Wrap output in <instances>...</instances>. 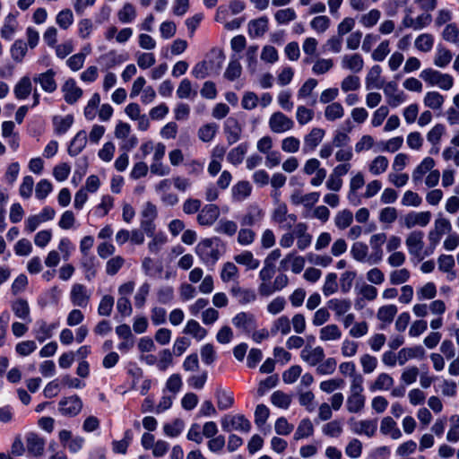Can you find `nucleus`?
<instances>
[{
	"mask_svg": "<svg viewBox=\"0 0 459 459\" xmlns=\"http://www.w3.org/2000/svg\"><path fill=\"white\" fill-rule=\"evenodd\" d=\"M314 427L310 420L304 419L300 421L294 434L295 439L299 440L301 438L307 437L313 434Z\"/></svg>",
	"mask_w": 459,
	"mask_h": 459,
	"instance_id": "nucleus-51",
	"label": "nucleus"
},
{
	"mask_svg": "<svg viewBox=\"0 0 459 459\" xmlns=\"http://www.w3.org/2000/svg\"><path fill=\"white\" fill-rule=\"evenodd\" d=\"M126 59V55L117 54L114 50L109 51L108 53L100 56V60L105 62V65L108 68L114 67L115 65L123 63Z\"/></svg>",
	"mask_w": 459,
	"mask_h": 459,
	"instance_id": "nucleus-47",
	"label": "nucleus"
},
{
	"mask_svg": "<svg viewBox=\"0 0 459 459\" xmlns=\"http://www.w3.org/2000/svg\"><path fill=\"white\" fill-rule=\"evenodd\" d=\"M353 221V214L350 210L344 209L337 212L334 218L335 226L340 230H344L351 226Z\"/></svg>",
	"mask_w": 459,
	"mask_h": 459,
	"instance_id": "nucleus-41",
	"label": "nucleus"
},
{
	"mask_svg": "<svg viewBox=\"0 0 459 459\" xmlns=\"http://www.w3.org/2000/svg\"><path fill=\"white\" fill-rule=\"evenodd\" d=\"M351 430L357 435H365L368 437L375 436L377 429V420H355L353 418L349 420Z\"/></svg>",
	"mask_w": 459,
	"mask_h": 459,
	"instance_id": "nucleus-6",
	"label": "nucleus"
},
{
	"mask_svg": "<svg viewBox=\"0 0 459 459\" xmlns=\"http://www.w3.org/2000/svg\"><path fill=\"white\" fill-rule=\"evenodd\" d=\"M396 313L397 307L395 305H386L379 307L377 317L385 324H390L393 322Z\"/></svg>",
	"mask_w": 459,
	"mask_h": 459,
	"instance_id": "nucleus-39",
	"label": "nucleus"
},
{
	"mask_svg": "<svg viewBox=\"0 0 459 459\" xmlns=\"http://www.w3.org/2000/svg\"><path fill=\"white\" fill-rule=\"evenodd\" d=\"M368 247L363 242H355L351 249V255L358 262L368 261Z\"/></svg>",
	"mask_w": 459,
	"mask_h": 459,
	"instance_id": "nucleus-43",
	"label": "nucleus"
},
{
	"mask_svg": "<svg viewBox=\"0 0 459 459\" xmlns=\"http://www.w3.org/2000/svg\"><path fill=\"white\" fill-rule=\"evenodd\" d=\"M444 103V97L437 91H429L424 97V104L432 109H439Z\"/></svg>",
	"mask_w": 459,
	"mask_h": 459,
	"instance_id": "nucleus-46",
	"label": "nucleus"
},
{
	"mask_svg": "<svg viewBox=\"0 0 459 459\" xmlns=\"http://www.w3.org/2000/svg\"><path fill=\"white\" fill-rule=\"evenodd\" d=\"M435 166V160L430 158H425L419 166L412 172V180L415 184L421 181L423 176L428 172L431 171Z\"/></svg>",
	"mask_w": 459,
	"mask_h": 459,
	"instance_id": "nucleus-26",
	"label": "nucleus"
},
{
	"mask_svg": "<svg viewBox=\"0 0 459 459\" xmlns=\"http://www.w3.org/2000/svg\"><path fill=\"white\" fill-rule=\"evenodd\" d=\"M233 325L246 333L256 328L255 317L251 313L240 312L232 318Z\"/></svg>",
	"mask_w": 459,
	"mask_h": 459,
	"instance_id": "nucleus-15",
	"label": "nucleus"
},
{
	"mask_svg": "<svg viewBox=\"0 0 459 459\" xmlns=\"http://www.w3.org/2000/svg\"><path fill=\"white\" fill-rule=\"evenodd\" d=\"M91 294L86 287L81 283H75L72 286L70 299L74 306L86 307L89 304Z\"/></svg>",
	"mask_w": 459,
	"mask_h": 459,
	"instance_id": "nucleus-8",
	"label": "nucleus"
},
{
	"mask_svg": "<svg viewBox=\"0 0 459 459\" xmlns=\"http://www.w3.org/2000/svg\"><path fill=\"white\" fill-rule=\"evenodd\" d=\"M33 334L36 340L39 342H44L46 340L52 337L48 324L42 319L36 322V326L33 329Z\"/></svg>",
	"mask_w": 459,
	"mask_h": 459,
	"instance_id": "nucleus-36",
	"label": "nucleus"
},
{
	"mask_svg": "<svg viewBox=\"0 0 459 459\" xmlns=\"http://www.w3.org/2000/svg\"><path fill=\"white\" fill-rule=\"evenodd\" d=\"M393 385L394 378L386 373H381L371 385L370 390H388L393 386Z\"/></svg>",
	"mask_w": 459,
	"mask_h": 459,
	"instance_id": "nucleus-40",
	"label": "nucleus"
},
{
	"mask_svg": "<svg viewBox=\"0 0 459 459\" xmlns=\"http://www.w3.org/2000/svg\"><path fill=\"white\" fill-rule=\"evenodd\" d=\"M271 402L279 408L287 409L290 404L291 398L281 391H275L271 395Z\"/></svg>",
	"mask_w": 459,
	"mask_h": 459,
	"instance_id": "nucleus-60",
	"label": "nucleus"
},
{
	"mask_svg": "<svg viewBox=\"0 0 459 459\" xmlns=\"http://www.w3.org/2000/svg\"><path fill=\"white\" fill-rule=\"evenodd\" d=\"M87 143V134L84 130L79 131L68 146V153L71 156L78 155Z\"/></svg>",
	"mask_w": 459,
	"mask_h": 459,
	"instance_id": "nucleus-23",
	"label": "nucleus"
},
{
	"mask_svg": "<svg viewBox=\"0 0 459 459\" xmlns=\"http://www.w3.org/2000/svg\"><path fill=\"white\" fill-rule=\"evenodd\" d=\"M238 277V269L234 263L227 262L223 264L221 272V279L224 282L237 280Z\"/></svg>",
	"mask_w": 459,
	"mask_h": 459,
	"instance_id": "nucleus-44",
	"label": "nucleus"
},
{
	"mask_svg": "<svg viewBox=\"0 0 459 459\" xmlns=\"http://www.w3.org/2000/svg\"><path fill=\"white\" fill-rule=\"evenodd\" d=\"M183 333L185 334L192 335L197 341L203 340L207 335L206 329L202 327L200 324L194 319H191L186 323Z\"/></svg>",
	"mask_w": 459,
	"mask_h": 459,
	"instance_id": "nucleus-28",
	"label": "nucleus"
},
{
	"mask_svg": "<svg viewBox=\"0 0 459 459\" xmlns=\"http://www.w3.org/2000/svg\"><path fill=\"white\" fill-rule=\"evenodd\" d=\"M55 75L56 72L52 69H48L45 73L36 74L33 77V82L39 83L43 91L51 93L54 92L57 88Z\"/></svg>",
	"mask_w": 459,
	"mask_h": 459,
	"instance_id": "nucleus-12",
	"label": "nucleus"
},
{
	"mask_svg": "<svg viewBox=\"0 0 459 459\" xmlns=\"http://www.w3.org/2000/svg\"><path fill=\"white\" fill-rule=\"evenodd\" d=\"M12 309L18 318L22 320H28L29 322L30 321V307L25 299H20L15 300L12 304Z\"/></svg>",
	"mask_w": 459,
	"mask_h": 459,
	"instance_id": "nucleus-34",
	"label": "nucleus"
},
{
	"mask_svg": "<svg viewBox=\"0 0 459 459\" xmlns=\"http://www.w3.org/2000/svg\"><path fill=\"white\" fill-rule=\"evenodd\" d=\"M430 218V212H411L404 216L403 224L407 229H411L417 225L425 227L429 223Z\"/></svg>",
	"mask_w": 459,
	"mask_h": 459,
	"instance_id": "nucleus-13",
	"label": "nucleus"
},
{
	"mask_svg": "<svg viewBox=\"0 0 459 459\" xmlns=\"http://www.w3.org/2000/svg\"><path fill=\"white\" fill-rule=\"evenodd\" d=\"M453 55L450 50L446 48H437L434 59V64L438 67L446 66L452 60Z\"/></svg>",
	"mask_w": 459,
	"mask_h": 459,
	"instance_id": "nucleus-53",
	"label": "nucleus"
},
{
	"mask_svg": "<svg viewBox=\"0 0 459 459\" xmlns=\"http://www.w3.org/2000/svg\"><path fill=\"white\" fill-rule=\"evenodd\" d=\"M268 125L273 133L282 134L294 127V121L282 112L276 111L271 115Z\"/></svg>",
	"mask_w": 459,
	"mask_h": 459,
	"instance_id": "nucleus-4",
	"label": "nucleus"
},
{
	"mask_svg": "<svg viewBox=\"0 0 459 459\" xmlns=\"http://www.w3.org/2000/svg\"><path fill=\"white\" fill-rule=\"evenodd\" d=\"M291 330L290 321L286 316H281L277 318L271 328V333L273 334H276L278 332H281V334L286 335Z\"/></svg>",
	"mask_w": 459,
	"mask_h": 459,
	"instance_id": "nucleus-42",
	"label": "nucleus"
},
{
	"mask_svg": "<svg viewBox=\"0 0 459 459\" xmlns=\"http://www.w3.org/2000/svg\"><path fill=\"white\" fill-rule=\"evenodd\" d=\"M234 261L247 267V270H255L260 265V261L254 257L251 251H243L234 256Z\"/></svg>",
	"mask_w": 459,
	"mask_h": 459,
	"instance_id": "nucleus-22",
	"label": "nucleus"
},
{
	"mask_svg": "<svg viewBox=\"0 0 459 459\" xmlns=\"http://www.w3.org/2000/svg\"><path fill=\"white\" fill-rule=\"evenodd\" d=\"M230 293L242 305L253 302L256 299V294L253 290L243 289L238 284L231 287Z\"/></svg>",
	"mask_w": 459,
	"mask_h": 459,
	"instance_id": "nucleus-21",
	"label": "nucleus"
},
{
	"mask_svg": "<svg viewBox=\"0 0 459 459\" xmlns=\"http://www.w3.org/2000/svg\"><path fill=\"white\" fill-rule=\"evenodd\" d=\"M296 17L297 14L292 8L278 10L274 14V18L279 24H286L294 21Z\"/></svg>",
	"mask_w": 459,
	"mask_h": 459,
	"instance_id": "nucleus-62",
	"label": "nucleus"
},
{
	"mask_svg": "<svg viewBox=\"0 0 459 459\" xmlns=\"http://www.w3.org/2000/svg\"><path fill=\"white\" fill-rule=\"evenodd\" d=\"M424 233L420 230L411 231L406 240L405 244L407 246L409 253L417 257L419 260H422L425 256V251L423 252L424 242H423Z\"/></svg>",
	"mask_w": 459,
	"mask_h": 459,
	"instance_id": "nucleus-5",
	"label": "nucleus"
},
{
	"mask_svg": "<svg viewBox=\"0 0 459 459\" xmlns=\"http://www.w3.org/2000/svg\"><path fill=\"white\" fill-rule=\"evenodd\" d=\"M327 307L335 313L336 316H341L351 309V303L345 299H332L327 302Z\"/></svg>",
	"mask_w": 459,
	"mask_h": 459,
	"instance_id": "nucleus-27",
	"label": "nucleus"
},
{
	"mask_svg": "<svg viewBox=\"0 0 459 459\" xmlns=\"http://www.w3.org/2000/svg\"><path fill=\"white\" fill-rule=\"evenodd\" d=\"M241 126L234 117H229L225 122V133L229 144H233L240 139Z\"/></svg>",
	"mask_w": 459,
	"mask_h": 459,
	"instance_id": "nucleus-19",
	"label": "nucleus"
},
{
	"mask_svg": "<svg viewBox=\"0 0 459 459\" xmlns=\"http://www.w3.org/2000/svg\"><path fill=\"white\" fill-rule=\"evenodd\" d=\"M338 290L337 275L334 273H328L325 277V284L323 286V293L328 297L335 293Z\"/></svg>",
	"mask_w": 459,
	"mask_h": 459,
	"instance_id": "nucleus-58",
	"label": "nucleus"
},
{
	"mask_svg": "<svg viewBox=\"0 0 459 459\" xmlns=\"http://www.w3.org/2000/svg\"><path fill=\"white\" fill-rule=\"evenodd\" d=\"M366 398L362 394H351L346 402L347 410L351 413L359 412L365 406Z\"/></svg>",
	"mask_w": 459,
	"mask_h": 459,
	"instance_id": "nucleus-30",
	"label": "nucleus"
},
{
	"mask_svg": "<svg viewBox=\"0 0 459 459\" xmlns=\"http://www.w3.org/2000/svg\"><path fill=\"white\" fill-rule=\"evenodd\" d=\"M32 84L28 76L22 77L14 86L13 92L18 100L26 99L31 92Z\"/></svg>",
	"mask_w": 459,
	"mask_h": 459,
	"instance_id": "nucleus-29",
	"label": "nucleus"
},
{
	"mask_svg": "<svg viewBox=\"0 0 459 459\" xmlns=\"http://www.w3.org/2000/svg\"><path fill=\"white\" fill-rule=\"evenodd\" d=\"M118 20L123 23H130L136 17V11L130 3L126 4L117 13Z\"/></svg>",
	"mask_w": 459,
	"mask_h": 459,
	"instance_id": "nucleus-48",
	"label": "nucleus"
},
{
	"mask_svg": "<svg viewBox=\"0 0 459 459\" xmlns=\"http://www.w3.org/2000/svg\"><path fill=\"white\" fill-rule=\"evenodd\" d=\"M197 94L195 90H193L191 82L185 78L183 79L177 90V95L179 99L194 98Z\"/></svg>",
	"mask_w": 459,
	"mask_h": 459,
	"instance_id": "nucleus-45",
	"label": "nucleus"
},
{
	"mask_svg": "<svg viewBox=\"0 0 459 459\" xmlns=\"http://www.w3.org/2000/svg\"><path fill=\"white\" fill-rule=\"evenodd\" d=\"M380 431L383 435H389L393 439H398L402 437V432L397 428L396 422L389 416L382 419Z\"/></svg>",
	"mask_w": 459,
	"mask_h": 459,
	"instance_id": "nucleus-24",
	"label": "nucleus"
},
{
	"mask_svg": "<svg viewBox=\"0 0 459 459\" xmlns=\"http://www.w3.org/2000/svg\"><path fill=\"white\" fill-rule=\"evenodd\" d=\"M233 197L238 201H242L247 198L251 193V186L247 181H240L233 189Z\"/></svg>",
	"mask_w": 459,
	"mask_h": 459,
	"instance_id": "nucleus-54",
	"label": "nucleus"
},
{
	"mask_svg": "<svg viewBox=\"0 0 459 459\" xmlns=\"http://www.w3.org/2000/svg\"><path fill=\"white\" fill-rule=\"evenodd\" d=\"M342 66L353 73H359L363 69L364 61L359 54L344 55L342 58Z\"/></svg>",
	"mask_w": 459,
	"mask_h": 459,
	"instance_id": "nucleus-20",
	"label": "nucleus"
},
{
	"mask_svg": "<svg viewBox=\"0 0 459 459\" xmlns=\"http://www.w3.org/2000/svg\"><path fill=\"white\" fill-rule=\"evenodd\" d=\"M301 359L306 361L309 366H316L325 358L324 349L320 346L312 348L311 346H306L300 353Z\"/></svg>",
	"mask_w": 459,
	"mask_h": 459,
	"instance_id": "nucleus-16",
	"label": "nucleus"
},
{
	"mask_svg": "<svg viewBox=\"0 0 459 459\" xmlns=\"http://www.w3.org/2000/svg\"><path fill=\"white\" fill-rule=\"evenodd\" d=\"M389 161L385 156L376 157L369 165V171L373 175H379L384 173L388 168Z\"/></svg>",
	"mask_w": 459,
	"mask_h": 459,
	"instance_id": "nucleus-50",
	"label": "nucleus"
},
{
	"mask_svg": "<svg viewBox=\"0 0 459 459\" xmlns=\"http://www.w3.org/2000/svg\"><path fill=\"white\" fill-rule=\"evenodd\" d=\"M268 28V19L264 16L256 20H253L248 23L249 33L253 37H260L264 35Z\"/></svg>",
	"mask_w": 459,
	"mask_h": 459,
	"instance_id": "nucleus-31",
	"label": "nucleus"
},
{
	"mask_svg": "<svg viewBox=\"0 0 459 459\" xmlns=\"http://www.w3.org/2000/svg\"><path fill=\"white\" fill-rule=\"evenodd\" d=\"M384 93L387 98V103L395 108L405 100V96L403 91H398V86L395 82H388L384 86Z\"/></svg>",
	"mask_w": 459,
	"mask_h": 459,
	"instance_id": "nucleus-11",
	"label": "nucleus"
},
{
	"mask_svg": "<svg viewBox=\"0 0 459 459\" xmlns=\"http://www.w3.org/2000/svg\"><path fill=\"white\" fill-rule=\"evenodd\" d=\"M27 52V44L22 40H15L11 48V55L13 60L21 62Z\"/></svg>",
	"mask_w": 459,
	"mask_h": 459,
	"instance_id": "nucleus-59",
	"label": "nucleus"
},
{
	"mask_svg": "<svg viewBox=\"0 0 459 459\" xmlns=\"http://www.w3.org/2000/svg\"><path fill=\"white\" fill-rule=\"evenodd\" d=\"M220 216V209L216 204L204 205L197 215V221L202 226H211Z\"/></svg>",
	"mask_w": 459,
	"mask_h": 459,
	"instance_id": "nucleus-9",
	"label": "nucleus"
},
{
	"mask_svg": "<svg viewBox=\"0 0 459 459\" xmlns=\"http://www.w3.org/2000/svg\"><path fill=\"white\" fill-rule=\"evenodd\" d=\"M420 78L430 85H437L442 90H449L453 87L454 79L450 74H442L431 68L425 69L420 73Z\"/></svg>",
	"mask_w": 459,
	"mask_h": 459,
	"instance_id": "nucleus-2",
	"label": "nucleus"
},
{
	"mask_svg": "<svg viewBox=\"0 0 459 459\" xmlns=\"http://www.w3.org/2000/svg\"><path fill=\"white\" fill-rule=\"evenodd\" d=\"M114 307V298L110 295H105L100 299L98 307V313L102 316H108Z\"/></svg>",
	"mask_w": 459,
	"mask_h": 459,
	"instance_id": "nucleus-61",
	"label": "nucleus"
},
{
	"mask_svg": "<svg viewBox=\"0 0 459 459\" xmlns=\"http://www.w3.org/2000/svg\"><path fill=\"white\" fill-rule=\"evenodd\" d=\"M425 351L421 346H415L411 348H403L399 351L397 354L398 362L400 365L405 364L409 359L423 357Z\"/></svg>",
	"mask_w": 459,
	"mask_h": 459,
	"instance_id": "nucleus-25",
	"label": "nucleus"
},
{
	"mask_svg": "<svg viewBox=\"0 0 459 459\" xmlns=\"http://www.w3.org/2000/svg\"><path fill=\"white\" fill-rule=\"evenodd\" d=\"M184 421L181 419H176L172 423H167L163 426L165 435L168 437H178L184 429Z\"/></svg>",
	"mask_w": 459,
	"mask_h": 459,
	"instance_id": "nucleus-56",
	"label": "nucleus"
},
{
	"mask_svg": "<svg viewBox=\"0 0 459 459\" xmlns=\"http://www.w3.org/2000/svg\"><path fill=\"white\" fill-rule=\"evenodd\" d=\"M26 449L32 456H41L45 449V439L34 432L28 433L26 435Z\"/></svg>",
	"mask_w": 459,
	"mask_h": 459,
	"instance_id": "nucleus-10",
	"label": "nucleus"
},
{
	"mask_svg": "<svg viewBox=\"0 0 459 459\" xmlns=\"http://www.w3.org/2000/svg\"><path fill=\"white\" fill-rule=\"evenodd\" d=\"M344 109L339 102L329 104L325 109V117L329 121H333L342 117Z\"/></svg>",
	"mask_w": 459,
	"mask_h": 459,
	"instance_id": "nucleus-49",
	"label": "nucleus"
},
{
	"mask_svg": "<svg viewBox=\"0 0 459 459\" xmlns=\"http://www.w3.org/2000/svg\"><path fill=\"white\" fill-rule=\"evenodd\" d=\"M218 126L216 124H207L198 130V136L203 142H210L216 134Z\"/></svg>",
	"mask_w": 459,
	"mask_h": 459,
	"instance_id": "nucleus-63",
	"label": "nucleus"
},
{
	"mask_svg": "<svg viewBox=\"0 0 459 459\" xmlns=\"http://www.w3.org/2000/svg\"><path fill=\"white\" fill-rule=\"evenodd\" d=\"M345 454L350 458H359L362 454L361 441L358 438H352L345 447Z\"/></svg>",
	"mask_w": 459,
	"mask_h": 459,
	"instance_id": "nucleus-57",
	"label": "nucleus"
},
{
	"mask_svg": "<svg viewBox=\"0 0 459 459\" xmlns=\"http://www.w3.org/2000/svg\"><path fill=\"white\" fill-rule=\"evenodd\" d=\"M53 123L57 134H65L73 125L74 117L72 115H67L64 117H55Z\"/></svg>",
	"mask_w": 459,
	"mask_h": 459,
	"instance_id": "nucleus-52",
	"label": "nucleus"
},
{
	"mask_svg": "<svg viewBox=\"0 0 459 459\" xmlns=\"http://www.w3.org/2000/svg\"><path fill=\"white\" fill-rule=\"evenodd\" d=\"M264 212L257 205H250L240 218L242 227H250L262 221Z\"/></svg>",
	"mask_w": 459,
	"mask_h": 459,
	"instance_id": "nucleus-17",
	"label": "nucleus"
},
{
	"mask_svg": "<svg viewBox=\"0 0 459 459\" xmlns=\"http://www.w3.org/2000/svg\"><path fill=\"white\" fill-rule=\"evenodd\" d=\"M215 395L217 398V406L220 410L224 411L232 406L234 398L230 393L221 388H218Z\"/></svg>",
	"mask_w": 459,
	"mask_h": 459,
	"instance_id": "nucleus-38",
	"label": "nucleus"
},
{
	"mask_svg": "<svg viewBox=\"0 0 459 459\" xmlns=\"http://www.w3.org/2000/svg\"><path fill=\"white\" fill-rule=\"evenodd\" d=\"M255 232L247 227L240 229L238 233V242L241 246L251 245L255 241Z\"/></svg>",
	"mask_w": 459,
	"mask_h": 459,
	"instance_id": "nucleus-64",
	"label": "nucleus"
},
{
	"mask_svg": "<svg viewBox=\"0 0 459 459\" xmlns=\"http://www.w3.org/2000/svg\"><path fill=\"white\" fill-rule=\"evenodd\" d=\"M221 240L215 237L203 239L196 246V254L206 264H214L221 256Z\"/></svg>",
	"mask_w": 459,
	"mask_h": 459,
	"instance_id": "nucleus-1",
	"label": "nucleus"
},
{
	"mask_svg": "<svg viewBox=\"0 0 459 459\" xmlns=\"http://www.w3.org/2000/svg\"><path fill=\"white\" fill-rule=\"evenodd\" d=\"M247 143H241L231 149L228 153L227 159L233 165L240 164L247 152Z\"/></svg>",
	"mask_w": 459,
	"mask_h": 459,
	"instance_id": "nucleus-35",
	"label": "nucleus"
},
{
	"mask_svg": "<svg viewBox=\"0 0 459 459\" xmlns=\"http://www.w3.org/2000/svg\"><path fill=\"white\" fill-rule=\"evenodd\" d=\"M100 96L99 93H94L91 100L88 101L84 108V116L88 120H93L96 117V108L100 105Z\"/></svg>",
	"mask_w": 459,
	"mask_h": 459,
	"instance_id": "nucleus-55",
	"label": "nucleus"
},
{
	"mask_svg": "<svg viewBox=\"0 0 459 459\" xmlns=\"http://www.w3.org/2000/svg\"><path fill=\"white\" fill-rule=\"evenodd\" d=\"M415 48L424 53L429 52L434 46V38L429 33L419 35L414 41Z\"/></svg>",
	"mask_w": 459,
	"mask_h": 459,
	"instance_id": "nucleus-37",
	"label": "nucleus"
},
{
	"mask_svg": "<svg viewBox=\"0 0 459 459\" xmlns=\"http://www.w3.org/2000/svg\"><path fill=\"white\" fill-rule=\"evenodd\" d=\"M325 134V131L324 129L319 127H314L304 137L303 152L307 153L314 151L322 142Z\"/></svg>",
	"mask_w": 459,
	"mask_h": 459,
	"instance_id": "nucleus-14",
	"label": "nucleus"
},
{
	"mask_svg": "<svg viewBox=\"0 0 459 459\" xmlns=\"http://www.w3.org/2000/svg\"><path fill=\"white\" fill-rule=\"evenodd\" d=\"M320 340L326 341H335L339 340L342 336V332L337 325L331 324L327 325L320 329Z\"/></svg>",
	"mask_w": 459,
	"mask_h": 459,
	"instance_id": "nucleus-32",
	"label": "nucleus"
},
{
	"mask_svg": "<svg viewBox=\"0 0 459 459\" xmlns=\"http://www.w3.org/2000/svg\"><path fill=\"white\" fill-rule=\"evenodd\" d=\"M65 100L68 104L75 103L82 95V91L76 86L75 81L73 79L67 80L62 87Z\"/></svg>",
	"mask_w": 459,
	"mask_h": 459,
	"instance_id": "nucleus-18",
	"label": "nucleus"
},
{
	"mask_svg": "<svg viewBox=\"0 0 459 459\" xmlns=\"http://www.w3.org/2000/svg\"><path fill=\"white\" fill-rule=\"evenodd\" d=\"M215 232L232 237L238 230V225L235 221L227 219H221L214 229Z\"/></svg>",
	"mask_w": 459,
	"mask_h": 459,
	"instance_id": "nucleus-33",
	"label": "nucleus"
},
{
	"mask_svg": "<svg viewBox=\"0 0 459 459\" xmlns=\"http://www.w3.org/2000/svg\"><path fill=\"white\" fill-rule=\"evenodd\" d=\"M82 408V402L78 395L65 397L58 403L60 413L66 417L76 416Z\"/></svg>",
	"mask_w": 459,
	"mask_h": 459,
	"instance_id": "nucleus-7",
	"label": "nucleus"
},
{
	"mask_svg": "<svg viewBox=\"0 0 459 459\" xmlns=\"http://www.w3.org/2000/svg\"><path fill=\"white\" fill-rule=\"evenodd\" d=\"M221 424L226 432L238 430L247 433L251 429L250 421L243 414L225 415L221 418Z\"/></svg>",
	"mask_w": 459,
	"mask_h": 459,
	"instance_id": "nucleus-3",
	"label": "nucleus"
}]
</instances>
